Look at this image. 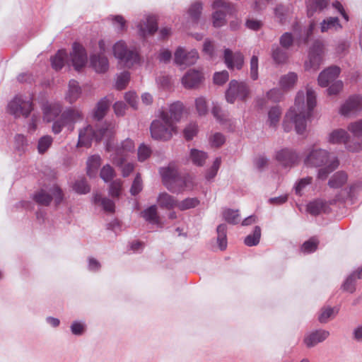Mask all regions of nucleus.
<instances>
[{
	"label": "nucleus",
	"mask_w": 362,
	"mask_h": 362,
	"mask_svg": "<svg viewBox=\"0 0 362 362\" xmlns=\"http://www.w3.org/2000/svg\"><path fill=\"white\" fill-rule=\"evenodd\" d=\"M143 189V183L140 175L137 174L135 177L132 185L130 189V192L132 195L139 194Z\"/></svg>",
	"instance_id": "nucleus-62"
},
{
	"label": "nucleus",
	"mask_w": 362,
	"mask_h": 362,
	"mask_svg": "<svg viewBox=\"0 0 362 362\" xmlns=\"http://www.w3.org/2000/svg\"><path fill=\"white\" fill-rule=\"evenodd\" d=\"M325 204L321 200H315L310 202L307 206V211L313 214L317 215L325 211Z\"/></svg>",
	"instance_id": "nucleus-45"
},
{
	"label": "nucleus",
	"mask_w": 362,
	"mask_h": 362,
	"mask_svg": "<svg viewBox=\"0 0 362 362\" xmlns=\"http://www.w3.org/2000/svg\"><path fill=\"white\" fill-rule=\"evenodd\" d=\"M225 96L226 101L231 104L236 100L246 101L250 96V86L246 82L232 80L228 84Z\"/></svg>",
	"instance_id": "nucleus-10"
},
{
	"label": "nucleus",
	"mask_w": 362,
	"mask_h": 362,
	"mask_svg": "<svg viewBox=\"0 0 362 362\" xmlns=\"http://www.w3.org/2000/svg\"><path fill=\"white\" fill-rule=\"evenodd\" d=\"M44 119L49 122L54 120L62 110V105L60 103L54 102L45 103L42 107Z\"/></svg>",
	"instance_id": "nucleus-26"
},
{
	"label": "nucleus",
	"mask_w": 362,
	"mask_h": 362,
	"mask_svg": "<svg viewBox=\"0 0 362 362\" xmlns=\"http://www.w3.org/2000/svg\"><path fill=\"white\" fill-rule=\"evenodd\" d=\"M316 103V93L313 88L306 87L305 91L299 90L294 105L290 108L284 119V131L290 132L294 125L298 134L305 135L307 119L311 115Z\"/></svg>",
	"instance_id": "nucleus-1"
},
{
	"label": "nucleus",
	"mask_w": 362,
	"mask_h": 362,
	"mask_svg": "<svg viewBox=\"0 0 362 362\" xmlns=\"http://www.w3.org/2000/svg\"><path fill=\"white\" fill-rule=\"evenodd\" d=\"M109 106L110 102L106 98H103L102 100H100L98 103L95 110L94 111V117L98 119H102L106 114Z\"/></svg>",
	"instance_id": "nucleus-41"
},
{
	"label": "nucleus",
	"mask_w": 362,
	"mask_h": 362,
	"mask_svg": "<svg viewBox=\"0 0 362 362\" xmlns=\"http://www.w3.org/2000/svg\"><path fill=\"white\" fill-rule=\"evenodd\" d=\"M94 202L101 205L107 212L113 213L115 211V203L108 198L102 197L100 194H96L94 196Z\"/></svg>",
	"instance_id": "nucleus-39"
},
{
	"label": "nucleus",
	"mask_w": 362,
	"mask_h": 362,
	"mask_svg": "<svg viewBox=\"0 0 362 362\" xmlns=\"http://www.w3.org/2000/svg\"><path fill=\"white\" fill-rule=\"evenodd\" d=\"M183 111V105L180 102H176L170 105L169 111L167 112L169 114L170 119L173 121L174 124L178 122L182 116Z\"/></svg>",
	"instance_id": "nucleus-37"
},
{
	"label": "nucleus",
	"mask_w": 362,
	"mask_h": 362,
	"mask_svg": "<svg viewBox=\"0 0 362 362\" xmlns=\"http://www.w3.org/2000/svg\"><path fill=\"white\" fill-rule=\"evenodd\" d=\"M340 69L336 66H332L324 69L318 76L317 83L321 87H327L338 78Z\"/></svg>",
	"instance_id": "nucleus-18"
},
{
	"label": "nucleus",
	"mask_w": 362,
	"mask_h": 362,
	"mask_svg": "<svg viewBox=\"0 0 362 362\" xmlns=\"http://www.w3.org/2000/svg\"><path fill=\"white\" fill-rule=\"evenodd\" d=\"M122 181L117 179L111 182L109 193L112 197H119L122 190Z\"/></svg>",
	"instance_id": "nucleus-52"
},
{
	"label": "nucleus",
	"mask_w": 362,
	"mask_h": 362,
	"mask_svg": "<svg viewBox=\"0 0 362 362\" xmlns=\"http://www.w3.org/2000/svg\"><path fill=\"white\" fill-rule=\"evenodd\" d=\"M347 181L346 173L339 171L336 173L329 180V185L332 188H339L343 186Z\"/></svg>",
	"instance_id": "nucleus-38"
},
{
	"label": "nucleus",
	"mask_w": 362,
	"mask_h": 362,
	"mask_svg": "<svg viewBox=\"0 0 362 362\" xmlns=\"http://www.w3.org/2000/svg\"><path fill=\"white\" fill-rule=\"evenodd\" d=\"M250 76L253 81H256L258 78V57L256 55H253L250 59Z\"/></svg>",
	"instance_id": "nucleus-58"
},
{
	"label": "nucleus",
	"mask_w": 362,
	"mask_h": 362,
	"mask_svg": "<svg viewBox=\"0 0 362 362\" xmlns=\"http://www.w3.org/2000/svg\"><path fill=\"white\" fill-rule=\"evenodd\" d=\"M83 119L81 112L74 107H69L62 112L59 118L54 122L52 132L59 134L64 127H66L70 132L74 129V124Z\"/></svg>",
	"instance_id": "nucleus-9"
},
{
	"label": "nucleus",
	"mask_w": 362,
	"mask_h": 362,
	"mask_svg": "<svg viewBox=\"0 0 362 362\" xmlns=\"http://www.w3.org/2000/svg\"><path fill=\"white\" fill-rule=\"evenodd\" d=\"M199 204V201L197 198H187L181 202H177V206L180 210H187L194 208Z\"/></svg>",
	"instance_id": "nucleus-53"
},
{
	"label": "nucleus",
	"mask_w": 362,
	"mask_h": 362,
	"mask_svg": "<svg viewBox=\"0 0 362 362\" xmlns=\"http://www.w3.org/2000/svg\"><path fill=\"white\" fill-rule=\"evenodd\" d=\"M144 219L150 223L158 224L159 218L157 214V208L153 205L142 212Z\"/></svg>",
	"instance_id": "nucleus-42"
},
{
	"label": "nucleus",
	"mask_w": 362,
	"mask_h": 362,
	"mask_svg": "<svg viewBox=\"0 0 362 362\" xmlns=\"http://www.w3.org/2000/svg\"><path fill=\"white\" fill-rule=\"evenodd\" d=\"M113 134L114 127L112 125H110L105 129L95 130L93 126L87 124L78 130L77 147L89 148L90 147L93 141H98L102 139H107V143L108 141H111V143L113 144L112 141L110 140Z\"/></svg>",
	"instance_id": "nucleus-5"
},
{
	"label": "nucleus",
	"mask_w": 362,
	"mask_h": 362,
	"mask_svg": "<svg viewBox=\"0 0 362 362\" xmlns=\"http://www.w3.org/2000/svg\"><path fill=\"white\" fill-rule=\"evenodd\" d=\"M157 202L160 207L168 209L177 206V201L166 192L160 193L158 197Z\"/></svg>",
	"instance_id": "nucleus-35"
},
{
	"label": "nucleus",
	"mask_w": 362,
	"mask_h": 362,
	"mask_svg": "<svg viewBox=\"0 0 362 362\" xmlns=\"http://www.w3.org/2000/svg\"><path fill=\"white\" fill-rule=\"evenodd\" d=\"M102 163L101 157L99 155H93L90 156L86 163L87 174L89 177H95L98 170Z\"/></svg>",
	"instance_id": "nucleus-28"
},
{
	"label": "nucleus",
	"mask_w": 362,
	"mask_h": 362,
	"mask_svg": "<svg viewBox=\"0 0 362 362\" xmlns=\"http://www.w3.org/2000/svg\"><path fill=\"white\" fill-rule=\"evenodd\" d=\"M81 93L82 90L78 82L72 79L69 82L64 99L69 103L73 104L80 98Z\"/></svg>",
	"instance_id": "nucleus-24"
},
{
	"label": "nucleus",
	"mask_w": 362,
	"mask_h": 362,
	"mask_svg": "<svg viewBox=\"0 0 362 362\" xmlns=\"http://www.w3.org/2000/svg\"><path fill=\"white\" fill-rule=\"evenodd\" d=\"M347 130L350 133L351 140L362 141V119L349 123Z\"/></svg>",
	"instance_id": "nucleus-30"
},
{
	"label": "nucleus",
	"mask_w": 362,
	"mask_h": 362,
	"mask_svg": "<svg viewBox=\"0 0 362 362\" xmlns=\"http://www.w3.org/2000/svg\"><path fill=\"white\" fill-rule=\"evenodd\" d=\"M52 195L47 194L44 189L40 190L35 195V200L40 204L47 206L48 205L52 199H54L57 204H59L62 198V192L58 186L54 185L50 189Z\"/></svg>",
	"instance_id": "nucleus-16"
},
{
	"label": "nucleus",
	"mask_w": 362,
	"mask_h": 362,
	"mask_svg": "<svg viewBox=\"0 0 362 362\" xmlns=\"http://www.w3.org/2000/svg\"><path fill=\"white\" fill-rule=\"evenodd\" d=\"M217 241L218 243L219 248L223 250L227 247L226 240V226L225 224H220L217 227Z\"/></svg>",
	"instance_id": "nucleus-44"
},
{
	"label": "nucleus",
	"mask_w": 362,
	"mask_h": 362,
	"mask_svg": "<svg viewBox=\"0 0 362 362\" xmlns=\"http://www.w3.org/2000/svg\"><path fill=\"white\" fill-rule=\"evenodd\" d=\"M213 8L216 10L213 14L214 27H221L226 23V11L228 10L227 4L223 0H216L213 3Z\"/></svg>",
	"instance_id": "nucleus-20"
},
{
	"label": "nucleus",
	"mask_w": 362,
	"mask_h": 362,
	"mask_svg": "<svg viewBox=\"0 0 362 362\" xmlns=\"http://www.w3.org/2000/svg\"><path fill=\"white\" fill-rule=\"evenodd\" d=\"M349 196L351 197H362V183L357 182L349 187Z\"/></svg>",
	"instance_id": "nucleus-64"
},
{
	"label": "nucleus",
	"mask_w": 362,
	"mask_h": 362,
	"mask_svg": "<svg viewBox=\"0 0 362 362\" xmlns=\"http://www.w3.org/2000/svg\"><path fill=\"white\" fill-rule=\"evenodd\" d=\"M261 236V229L256 226L252 234L248 235L245 239V243L247 246H254L259 243Z\"/></svg>",
	"instance_id": "nucleus-47"
},
{
	"label": "nucleus",
	"mask_w": 362,
	"mask_h": 362,
	"mask_svg": "<svg viewBox=\"0 0 362 362\" xmlns=\"http://www.w3.org/2000/svg\"><path fill=\"white\" fill-rule=\"evenodd\" d=\"M209 141L211 146L218 148L225 143L226 139L222 134L216 132L209 136Z\"/></svg>",
	"instance_id": "nucleus-55"
},
{
	"label": "nucleus",
	"mask_w": 362,
	"mask_h": 362,
	"mask_svg": "<svg viewBox=\"0 0 362 362\" xmlns=\"http://www.w3.org/2000/svg\"><path fill=\"white\" fill-rule=\"evenodd\" d=\"M330 86L327 90V93L329 95H337L343 89V82L340 80H337L329 84Z\"/></svg>",
	"instance_id": "nucleus-59"
},
{
	"label": "nucleus",
	"mask_w": 362,
	"mask_h": 362,
	"mask_svg": "<svg viewBox=\"0 0 362 362\" xmlns=\"http://www.w3.org/2000/svg\"><path fill=\"white\" fill-rule=\"evenodd\" d=\"M203 52L204 54H207L210 59H214L217 57L216 50L215 49V46L214 43L206 40L204 42V46H203Z\"/></svg>",
	"instance_id": "nucleus-57"
},
{
	"label": "nucleus",
	"mask_w": 362,
	"mask_h": 362,
	"mask_svg": "<svg viewBox=\"0 0 362 362\" xmlns=\"http://www.w3.org/2000/svg\"><path fill=\"white\" fill-rule=\"evenodd\" d=\"M115 176L114 168L109 164L105 165L100 170V177L105 182H110Z\"/></svg>",
	"instance_id": "nucleus-46"
},
{
	"label": "nucleus",
	"mask_w": 362,
	"mask_h": 362,
	"mask_svg": "<svg viewBox=\"0 0 362 362\" xmlns=\"http://www.w3.org/2000/svg\"><path fill=\"white\" fill-rule=\"evenodd\" d=\"M279 42L283 48H289L293 42V37L292 34L290 33H284L279 39Z\"/></svg>",
	"instance_id": "nucleus-63"
},
{
	"label": "nucleus",
	"mask_w": 362,
	"mask_h": 362,
	"mask_svg": "<svg viewBox=\"0 0 362 362\" xmlns=\"http://www.w3.org/2000/svg\"><path fill=\"white\" fill-rule=\"evenodd\" d=\"M33 110L32 100L29 97L17 95L8 104V111L15 117H27Z\"/></svg>",
	"instance_id": "nucleus-11"
},
{
	"label": "nucleus",
	"mask_w": 362,
	"mask_h": 362,
	"mask_svg": "<svg viewBox=\"0 0 362 362\" xmlns=\"http://www.w3.org/2000/svg\"><path fill=\"white\" fill-rule=\"evenodd\" d=\"M204 79L203 74L196 69H189L182 76L181 82L182 86L187 89H192L198 87Z\"/></svg>",
	"instance_id": "nucleus-17"
},
{
	"label": "nucleus",
	"mask_w": 362,
	"mask_h": 362,
	"mask_svg": "<svg viewBox=\"0 0 362 362\" xmlns=\"http://www.w3.org/2000/svg\"><path fill=\"white\" fill-rule=\"evenodd\" d=\"M195 105L199 115H204L207 112V105L204 98L199 97L195 100Z\"/></svg>",
	"instance_id": "nucleus-61"
},
{
	"label": "nucleus",
	"mask_w": 362,
	"mask_h": 362,
	"mask_svg": "<svg viewBox=\"0 0 362 362\" xmlns=\"http://www.w3.org/2000/svg\"><path fill=\"white\" fill-rule=\"evenodd\" d=\"M137 27L141 36L146 37L148 35H152L158 28L156 19L153 16H146L144 21L139 23Z\"/></svg>",
	"instance_id": "nucleus-25"
},
{
	"label": "nucleus",
	"mask_w": 362,
	"mask_h": 362,
	"mask_svg": "<svg viewBox=\"0 0 362 362\" xmlns=\"http://www.w3.org/2000/svg\"><path fill=\"white\" fill-rule=\"evenodd\" d=\"M163 185L172 192L179 193L192 190L195 186L194 179L189 175L182 176L174 165L160 169Z\"/></svg>",
	"instance_id": "nucleus-3"
},
{
	"label": "nucleus",
	"mask_w": 362,
	"mask_h": 362,
	"mask_svg": "<svg viewBox=\"0 0 362 362\" xmlns=\"http://www.w3.org/2000/svg\"><path fill=\"white\" fill-rule=\"evenodd\" d=\"M272 57L276 64H281L287 62L289 55L286 49L273 45L272 47Z\"/></svg>",
	"instance_id": "nucleus-29"
},
{
	"label": "nucleus",
	"mask_w": 362,
	"mask_h": 362,
	"mask_svg": "<svg viewBox=\"0 0 362 362\" xmlns=\"http://www.w3.org/2000/svg\"><path fill=\"white\" fill-rule=\"evenodd\" d=\"M308 16L313 15L315 12L320 11L327 5V0H308L306 2Z\"/></svg>",
	"instance_id": "nucleus-36"
},
{
	"label": "nucleus",
	"mask_w": 362,
	"mask_h": 362,
	"mask_svg": "<svg viewBox=\"0 0 362 362\" xmlns=\"http://www.w3.org/2000/svg\"><path fill=\"white\" fill-rule=\"evenodd\" d=\"M100 53L98 54H92L90 56V62L92 67L98 73H104L109 68V62L107 58L103 55L105 50V41L101 40L98 42Z\"/></svg>",
	"instance_id": "nucleus-15"
},
{
	"label": "nucleus",
	"mask_w": 362,
	"mask_h": 362,
	"mask_svg": "<svg viewBox=\"0 0 362 362\" xmlns=\"http://www.w3.org/2000/svg\"><path fill=\"white\" fill-rule=\"evenodd\" d=\"M134 144L131 139H126L119 146H115L111 141L106 144V150L110 154V159L112 163L118 166L122 171L123 177H127L134 170V165L132 163H125L130 153L134 151Z\"/></svg>",
	"instance_id": "nucleus-4"
},
{
	"label": "nucleus",
	"mask_w": 362,
	"mask_h": 362,
	"mask_svg": "<svg viewBox=\"0 0 362 362\" xmlns=\"http://www.w3.org/2000/svg\"><path fill=\"white\" fill-rule=\"evenodd\" d=\"M337 313V310H334L332 308L327 307L322 308L319 315L318 320L321 323H326L329 318L333 317Z\"/></svg>",
	"instance_id": "nucleus-56"
},
{
	"label": "nucleus",
	"mask_w": 362,
	"mask_h": 362,
	"mask_svg": "<svg viewBox=\"0 0 362 362\" xmlns=\"http://www.w3.org/2000/svg\"><path fill=\"white\" fill-rule=\"evenodd\" d=\"M281 113L280 107L277 105L272 107L268 112V118L266 123L270 127L275 128L279 122Z\"/></svg>",
	"instance_id": "nucleus-33"
},
{
	"label": "nucleus",
	"mask_w": 362,
	"mask_h": 362,
	"mask_svg": "<svg viewBox=\"0 0 362 362\" xmlns=\"http://www.w3.org/2000/svg\"><path fill=\"white\" fill-rule=\"evenodd\" d=\"M307 167H322L318 171V177L325 179L329 173L339 166V160L327 150L313 146L308 150L304 159Z\"/></svg>",
	"instance_id": "nucleus-2"
},
{
	"label": "nucleus",
	"mask_w": 362,
	"mask_h": 362,
	"mask_svg": "<svg viewBox=\"0 0 362 362\" xmlns=\"http://www.w3.org/2000/svg\"><path fill=\"white\" fill-rule=\"evenodd\" d=\"M53 139L50 136H44L41 137L37 144V151L39 153L43 154L45 153L52 144Z\"/></svg>",
	"instance_id": "nucleus-48"
},
{
	"label": "nucleus",
	"mask_w": 362,
	"mask_h": 362,
	"mask_svg": "<svg viewBox=\"0 0 362 362\" xmlns=\"http://www.w3.org/2000/svg\"><path fill=\"white\" fill-rule=\"evenodd\" d=\"M362 110V97L354 95L350 97L341 107L340 113L349 116Z\"/></svg>",
	"instance_id": "nucleus-19"
},
{
	"label": "nucleus",
	"mask_w": 362,
	"mask_h": 362,
	"mask_svg": "<svg viewBox=\"0 0 362 362\" xmlns=\"http://www.w3.org/2000/svg\"><path fill=\"white\" fill-rule=\"evenodd\" d=\"M69 59V64H71L76 71H80L87 63V54L85 48L79 43L74 42Z\"/></svg>",
	"instance_id": "nucleus-14"
},
{
	"label": "nucleus",
	"mask_w": 362,
	"mask_h": 362,
	"mask_svg": "<svg viewBox=\"0 0 362 362\" xmlns=\"http://www.w3.org/2000/svg\"><path fill=\"white\" fill-rule=\"evenodd\" d=\"M329 336V332L325 329H318L306 334L303 339V343L308 348L315 346L319 343L323 342Z\"/></svg>",
	"instance_id": "nucleus-23"
},
{
	"label": "nucleus",
	"mask_w": 362,
	"mask_h": 362,
	"mask_svg": "<svg viewBox=\"0 0 362 362\" xmlns=\"http://www.w3.org/2000/svg\"><path fill=\"white\" fill-rule=\"evenodd\" d=\"M52 68L55 70L61 69L65 64H70L69 55L64 49H60L51 59Z\"/></svg>",
	"instance_id": "nucleus-27"
},
{
	"label": "nucleus",
	"mask_w": 362,
	"mask_h": 362,
	"mask_svg": "<svg viewBox=\"0 0 362 362\" xmlns=\"http://www.w3.org/2000/svg\"><path fill=\"white\" fill-rule=\"evenodd\" d=\"M324 53V45L322 42L316 40L310 47L308 59L305 63V69L307 71H316L322 63Z\"/></svg>",
	"instance_id": "nucleus-12"
},
{
	"label": "nucleus",
	"mask_w": 362,
	"mask_h": 362,
	"mask_svg": "<svg viewBox=\"0 0 362 362\" xmlns=\"http://www.w3.org/2000/svg\"><path fill=\"white\" fill-rule=\"evenodd\" d=\"M130 80V74L128 71H124L117 76L116 81V88L122 90L126 88Z\"/></svg>",
	"instance_id": "nucleus-51"
},
{
	"label": "nucleus",
	"mask_w": 362,
	"mask_h": 362,
	"mask_svg": "<svg viewBox=\"0 0 362 362\" xmlns=\"http://www.w3.org/2000/svg\"><path fill=\"white\" fill-rule=\"evenodd\" d=\"M198 125L195 122L189 123L184 129V136L187 140H192L198 133Z\"/></svg>",
	"instance_id": "nucleus-49"
},
{
	"label": "nucleus",
	"mask_w": 362,
	"mask_h": 362,
	"mask_svg": "<svg viewBox=\"0 0 362 362\" xmlns=\"http://www.w3.org/2000/svg\"><path fill=\"white\" fill-rule=\"evenodd\" d=\"M208 158L206 152L192 148L189 153V158L193 164L197 166H203Z\"/></svg>",
	"instance_id": "nucleus-34"
},
{
	"label": "nucleus",
	"mask_w": 362,
	"mask_h": 362,
	"mask_svg": "<svg viewBox=\"0 0 362 362\" xmlns=\"http://www.w3.org/2000/svg\"><path fill=\"white\" fill-rule=\"evenodd\" d=\"M315 26V22L314 21H311L308 27L304 30L303 33L300 35V40L303 41L304 43H307L310 37L313 35Z\"/></svg>",
	"instance_id": "nucleus-60"
},
{
	"label": "nucleus",
	"mask_w": 362,
	"mask_h": 362,
	"mask_svg": "<svg viewBox=\"0 0 362 362\" xmlns=\"http://www.w3.org/2000/svg\"><path fill=\"white\" fill-rule=\"evenodd\" d=\"M112 53L118 64L127 68H131L139 63L140 57L135 49L128 47L123 40L116 42L112 46Z\"/></svg>",
	"instance_id": "nucleus-7"
},
{
	"label": "nucleus",
	"mask_w": 362,
	"mask_h": 362,
	"mask_svg": "<svg viewBox=\"0 0 362 362\" xmlns=\"http://www.w3.org/2000/svg\"><path fill=\"white\" fill-rule=\"evenodd\" d=\"M341 28V25L339 23L338 18L336 17L327 18L320 23V31L322 33L337 31Z\"/></svg>",
	"instance_id": "nucleus-31"
},
{
	"label": "nucleus",
	"mask_w": 362,
	"mask_h": 362,
	"mask_svg": "<svg viewBox=\"0 0 362 362\" xmlns=\"http://www.w3.org/2000/svg\"><path fill=\"white\" fill-rule=\"evenodd\" d=\"M221 164V159L217 157L213 162L212 165L206 170L205 173V178L208 181H211L216 176L218 169Z\"/></svg>",
	"instance_id": "nucleus-43"
},
{
	"label": "nucleus",
	"mask_w": 362,
	"mask_h": 362,
	"mask_svg": "<svg viewBox=\"0 0 362 362\" xmlns=\"http://www.w3.org/2000/svg\"><path fill=\"white\" fill-rule=\"evenodd\" d=\"M298 81V75L294 72H289L281 77L279 86L284 90L293 88Z\"/></svg>",
	"instance_id": "nucleus-32"
},
{
	"label": "nucleus",
	"mask_w": 362,
	"mask_h": 362,
	"mask_svg": "<svg viewBox=\"0 0 362 362\" xmlns=\"http://www.w3.org/2000/svg\"><path fill=\"white\" fill-rule=\"evenodd\" d=\"M199 58L195 49H186L182 47L176 49L174 53V62L178 66H190L196 63Z\"/></svg>",
	"instance_id": "nucleus-13"
},
{
	"label": "nucleus",
	"mask_w": 362,
	"mask_h": 362,
	"mask_svg": "<svg viewBox=\"0 0 362 362\" xmlns=\"http://www.w3.org/2000/svg\"><path fill=\"white\" fill-rule=\"evenodd\" d=\"M150 131L153 139L168 141L177 133V126L170 119L169 114L163 111L159 117L152 122Z\"/></svg>",
	"instance_id": "nucleus-6"
},
{
	"label": "nucleus",
	"mask_w": 362,
	"mask_h": 362,
	"mask_svg": "<svg viewBox=\"0 0 362 362\" xmlns=\"http://www.w3.org/2000/svg\"><path fill=\"white\" fill-rule=\"evenodd\" d=\"M276 160L284 167H291L298 160V154L290 149L284 148L276 152Z\"/></svg>",
	"instance_id": "nucleus-22"
},
{
	"label": "nucleus",
	"mask_w": 362,
	"mask_h": 362,
	"mask_svg": "<svg viewBox=\"0 0 362 362\" xmlns=\"http://www.w3.org/2000/svg\"><path fill=\"white\" fill-rule=\"evenodd\" d=\"M362 278V269L351 274L343 284V288L349 293L355 291V281L356 279Z\"/></svg>",
	"instance_id": "nucleus-40"
},
{
	"label": "nucleus",
	"mask_w": 362,
	"mask_h": 362,
	"mask_svg": "<svg viewBox=\"0 0 362 362\" xmlns=\"http://www.w3.org/2000/svg\"><path fill=\"white\" fill-rule=\"evenodd\" d=\"M326 141L330 144H344L345 148L350 152H358L362 150V141H354L351 135L344 129L338 128L329 132Z\"/></svg>",
	"instance_id": "nucleus-8"
},
{
	"label": "nucleus",
	"mask_w": 362,
	"mask_h": 362,
	"mask_svg": "<svg viewBox=\"0 0 362 362\" xmlns=\"http://www.w3.org/2000/svg\"><path fill=\"white\" fill-rule=\"evenodd\" d=\"M224 62L229 69H240L244 63V57L241 52H233L230 49H226L223 54Z\"/></svg>",
	"instance_id": "nucleus-21"
},
{
	"label": "nucleus",
	"mask_w": 362,
	"mask_h": 362,
	"mask_svg": "<svg viewBox=\"0 0 362 362\" xmlns=\"http://www.w3.org/2000/svg\"><path fill=\"white\" fill-rule=\"evenodd\" d=\"M124 98L129 105L134 109L137 110L139 107V98L134 91H129L124 94Z\"/></svg>",
	"instance_id": "nucleus-54"
},
{
	"label": "nucleus",
	"mask_w": 362,
	"mask_h": 362,
	"mask_svg": "<svg viewBox=\"0 0 362 362\" xmlns=\"http://www.w3.org/2000/svg\"><path fill=\"white\" fill-rule=\"evenodd\" d=\"M223 217L229 223L236 224L240 221V215L238 211L226 209L223 212Z\"/></svg>",
	"instance_id": "nucleus-50"
}]
</instances>
